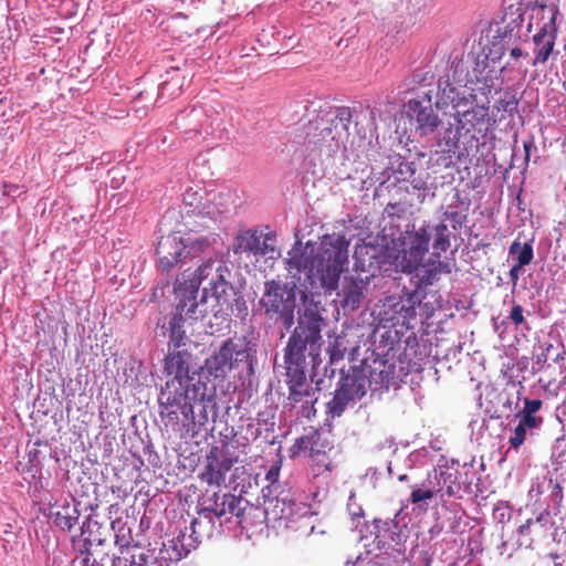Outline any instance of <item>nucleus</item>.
<instances>
[{"instance_id": "nucleus-9", "label": "nucleus", "mask_w": 566, "mask_h": 566, "mask_svg": "<svg viewBox=\"0 0 566 566\" xmlns=\"http://www.w3.org/2000/svg\"><path fill=\"white\" fill-rule=\"evenodd\" d=\"M468 139L449 128L446 136L438 143L431 156L434 165L443 168L463 161L470 155L476 154L480 148V138L476 135H467Z\"/></svg>"}, {"instance_id": "nucleus-36", "label": "nucleus", "mask_w": 566, "mask_h": 566, "mask_svg": "<svg viewBox=\"0 0 566 566\" xmlns=\"http://www.w3.org/2000/svg\"><path fill=\"white\" fill-rule=\"evenodd\" d=\"M171 74L170 78L165 80L158 90V97L160 98H175L180 95L182 90L184 76L179 75V69H171L167 72Z\"/></svg>"}, {"instance_id": "nucleus-32", "label": "nucleus", "mask_w": 566, "mask_h": 566, "mask_svg": "<svg viewBox=\"0 0 566 566\" xmlns=\"http://www.w3.org/2000/svg\"><path fill=\"white\" fill-rule=\"evenodd\" d=\"M293 512L294 503L285 499L273 497L264 501V513L268 520H286L293 515Z\"/></svg>"}, {"instance_id": "nucleus-10", "label": "nucleus", "mask_w": 566, "mask_h": 566, "mask_svg": "<svg viewBox=\"0 0 566 566\" xmlns=\"http://www.w3.org/2000/svg\"><path fill=\"white\" fill-rule=\"evenodd\" d=\"M430 240L431 231L429 224L405 233L399 256V265L402 272L411 274L415 270H418L429 251Z\"/></svg>"}, {"instance_id": "nucleus-45", "label": "nucleus", "mask_w": 566, "mask_h": 566, "mask_svg": "<svg viewBox=\"0 0 566 566\" xmlns=\"http://www.w3.org/2000/svg\"><path fill=\"white\" fill-rule=\"evenodd\" d=\"M396 172L399 175V177H397L398 180H409L416 174L415 163L401 161Z\"/></svg>"}, {"instance_id": "nucleus-38", "label": "nucleus", "mask_w": 566, "mask_h": 566, "mask_svg": "<svg viewBox=\"0 0 566 566\" xmlns=\"http://www.w3.org/2000/svg\"><path fill=\"white\" fill-rule=\"evenodd\" d=\"M448 104H452L455 109L462 108L468 105V98L459 96L457 88L450 84L449 81H446L443 87H441V83H439V98L437 105Z\"/></svg>"}, {"instance_id": "nucleus-31", "label": "nucleus", "mask_w": 566, "mask_h": 566, "mask_svg": "<svg viewBox=\"0 0 566 566\" xmlns=\"http://www.w3.org/2000/svg\"><path fill=\"white\" fill-rule=\"evenodd\" d=\"M148 563V555L145 548L138 543L125 547L114 559V566H145Z\"/></svg>"}, {"instance_id": "nucleus-6", "label": "nucleus", "mask_w": 566, "mask_h": 566, "mask_svg": "<svg viewBox=\"0 0 566 566\" xmlns=\"http://www.w3.org/2000/svg\"><path fill=\"white\" fill-rule=\"evenodd\" d=\"M298 287L295 282L270 280L264 282L260 306L268 319L281 323L286 329L294 325Z\"/></svg>"}, {"instance_id": "nucleus-44", "label": "nucleus", "mask_w": 566, "mask_h": 566, "mask_svg": "<svg viewBox=\"0 0 566 566\" xmlns=\"http://www.w3.org/2000/svg\"><path fill=\"white\" fill-rule=\"evenodd\" d=\"M461 203L460 195L455 193V202L450 203L447 210L443 212V222L449 220L451 222L462 224L465 220V216L461 214L458 210L459 205Z\"/></svg>"}, {"instance_id": "nucleus-61", "label": "nucleus", "mask_w": 566, "mask_h": 566, "mask_svg": "<svg viewBox=\"0 0 566 566\" xmlns=\"http://www.w3.org/2000/svg\"><path fill=\"white\" fill-rule=\"evenodd\" d=\"M553 348V345L552 344H548L545 348V353H543V356H544V361L547 359V356H548V353L549 350Z\"/></svg>"}, {"instance_id": "nucleus-23", "label": "nucleus", "mask_w": 566, "mask_h": 566, "mask_svg": "<svg viewBox=\"0 0 566 566\" xmlns=\"http://www.w3.org/2000/svg\"><path fill=\"white\" fill-rule=\"evenodd\" d=\"M189 553L188 546L185 544V534L163 543L156 556L155 564L157 566H175Z\"/></svg>"}, {"instance_id": "nucleus-28", "label": "nucleus", "mask_w": 566, "mask_h": 566, "mask_svg": "<svg viewBox=\"0 0 566 566\" xmlns=\"http://www.w3.org/2000/svg\"><path fill=\"white\" fill-rule=\"evenodd\" d=\"M549 528V513L544 511L536 518H528L524 524L520 525L517 532L521 537H527V543L532 544L535 539L546 537Z\"/></svg>"}, {"instance_id": "nucleus-49", "label": "nucleus", "mask_w": 566, "mask_h": 566, "mask_svg": "<svg viewBox=\"0 0 566 566\" xmlns=\"http://www.w3.org/2000/svg\"><path fill=\"white\" fill-rule=\"evenodd\" d=\"M282 461L277 460L271 468L268 470L265 474V480L271 484H275L279 481L280 471H281Z\"/></svg>"}, {"instance_id": "nucleus-37", "label": "nucleus", "mask_w": 566, "mask_h": 566, "mask_svg": "<svg viewBox=\"0 0 566 566\" xmlns=\"http://www.w3.org/2000/svg\"><path fill=\"white\" fill-rule=\"evenodd\" d=\"M352 118L353 113L348 106H340L336 108L334 118L328 119V122L332 123V128L336 132L337 138L345 140L348 137Z\"/></svg>"}, {"instance_id": "nucleus-21", "label": "nucleus", "mask_w": 566, "mask_h": 566, "mask_svg": "<svg viewBox=\"0 0 566 566\" xmlns=\"http://www.w3.org/2000/svg\"><path fill=\"white\" fill-rule=\"evenodd\" d=\"M369 276L355 277V276H345L342 285V295L343 307L350 308L352 311L357 310L364 297L365 290L368 284Z\"/></svg>"}, {"instance_id": "nucleus-15", "label": "nucleus", "mask_w": 566, "mask_h": 566, "mask_svg": "<svg viewBox=\"0 0 566 566\" xmlns=\"http://www.w3.org/2000/svg\"><path fill=\"white\" fill-rule=\"evenodd\" d=\"M455 129L457 134L468 139L467 135H476L474 130L481 132L478 128L480 125L490 120V107L486 104L474 103L469 108L455 109Z\"/></svg>"}, {"instance_id": "nucleus-59", "label": "nucleus", "mask_w": 566, "mask_h": 566, "mask_svg": "<svg viewBox=\"0 0 566 566\" xmlns=\"http://www.w3.org/2000/svg\"><path fill=\"white\" fill-rule=\"evenodd\" d=\"M511 56L514 57V59H517V57H521V56H526L527 53H524L520 48H513L510 52Z\"/></svg>"}, {"instance_id": "nucleus-33", "label": "nucleus", "mask_w": 566, "mask_h": 566, "mask_svg": "<svg viewBox=\"0 0 566 566\" xmlns=\"http://www.w3.org/2000/svg\"><path fill=\"white\" fill-rule=\"evenodd\" d=\"M479 67L480 63H478V67L475 69V71L479 72V75H476V81L483 85L481 87L483 94H489L496 85V82L500 81L505 66L500 69H489V60L486 59V62H482V69L480 70Z\"/></svg>"}, {"instance_id": "nucleus-52", "label": "nucleus", "mask_w": 566, "mask_h": 566, "mask_svg": "<svg viewBox=\"0 0 566 566\" xmlns=\"http://www.w3.org/2000/svg\"><path fill=\"white\" fill-rule=\"evenodd\" d=\"M510 318L515 326H520L524 323L523 307L520 304H514L510 314Z\"/></svg>"}, {"instance_id": "nucleus-64", "label": "nucleus", "mask_w": 566, "mask_h": 566, "mask_svg": "<svg viewBox=\"0 0 566 566\" xmlns=\"http://www.w3.org/2000/svg\"><path fill=\"white\" fill-rule=\"evenodd\" d=\"M344 566H356V562L347 560Z\"/></svg>"}, {"instance_id": "nucleus-12", "label": "nucleus", "mask_w": 566, "mask_h": 566, "mask_svg": "<svg viewBox=\"0 0 566 566\" xmlns=\"http://www.w3.org/2000/svg\"><path fill=\"white\" fill-rule=\"evenodd\" d=\"M417 273L418 282L416 284V290L411 292H407V302L408 306L405 304L401 305L400 311L402 310H415L417 304H420L421 300L417 292L418 289L426 287L428 285L433 284V282L438 279V276L442 273H449V265L440 260V258L430 256L427 262L420 263L418 270H415Z\"/></svg>"}, {"instance_id": "nucleus-3", "label": "nucleus", "mask_w": 566, "mask_h": 566, "mask_svg": "<svg viewBox=\"0 0 566 566\" xmlns=\"http://www.w3.org/2000/svg\"><path fill=\"white\" fill-rule=\"evenodd\" d=\"M214 240L212 233L201 234L195 229H189L184 237L176 233L163 235L156 248L158 270L169 273L176 265H185L187 260L199 258Z\"/></svg>"}, {"instance_id": "nucleus-14", "label": "nucleus", "mask_w": 566, "mask_h": 566, "mask_svg": "<svg viewBox=\"0 0 566 566\" xmlns=\"http://www.w3.org/2000/svg\"><path fill=\"white\" fill-rule=\"evenodd\" d=\"M560 14V11L557 6H553L552 8V17L545 22L536 34L533 36V42L535 44V57L533 61V65L544 64L548 60L549 55L553 53L555 41L558 33L557 28V17Z\"/></svg>"}, {"instance_id": "nucleus-42", "label": "nucleus", "mask_w": 566, "mask_h": 566, "mask_svg": "<svg viewBox=\"0 0 566 566\" xmlns=\"http://www.w3.org/2000/svg\"><path fill=\"white\" fill-rule=\"evenodd\" d=\"M332 451H322L318 454L310 455L312 461L314 475L318 476L324 474L325 472H331L334 468V462L331 457Z\"/></svg>"}, {"instance_id": "nucleus-29", "label": "nucleus", "mask_w": 566, "mask_h": 566, "mask_svg": "<svg viewBox=\"0 0 566 566\" xmlns=\"http://www.w3.org/2000/svg\"><path fill=\"white\" fill-rule=\"evenodd\" d=\"M287 385L290 389L289 399L294 402L312 403L316 401L315 398L312 400V396L315 394L314 389L306 382V374L301 373L300 378L296 377V373H286Z\"/></svg>"}, {"instance_id": "nucleus-8", "label": "nucleus", "mask_w": 566, "mask_h": 566, "mask_svg": "<svg viewBox=\"0 0 566 566\" xmlns=\"http://www.w3.org/2000/svg\"><path fill=\"white\" fill-rule=\"evenodd\" d=\"M210 505L199 512V517L193 518L191 522V534L193 541L199 543L203 536L208 535L211 531L213 523L211 514L213 513L218 518L230 521L233 516L241 518L248 505V501L242 496H237L232 493H226L221 497L217 492L213 493L209 500Z\"/></svg>"}, {"instance_id": "nucleus-4", "label": "nucleus", "mask_w": 566, "mask_h": 566, "mask_svg": "<svg viewBox=\"0 0 566 566\" xmlns=\"http://www.w3.org/2000/svg\"><path fill=\"white\" fill-rule=\"evenodd\" d=\"M207 385L200 379L184 381L171 378L166 381L158 396L161 418L177 423L180 411L185 418H193V406L205 399Z\"/></svg>"}, {"instance_id": "nucleus-18", "label": "nucleus", "mask_w": 566, "mask_h": 566, "mask_svg": "<svg viewBox=\"0 0 566 566\" xmlns=\"http://www.w3.org/2000/svg\"><path fill=\"white\" fill-rule=\"evenodd\" d=\"M191 353L187 349L169 347L168 355L165 358V370L172 378L184 381L197 380L195 375H190Z\"/></svg>"}, {"instance_id": "nucleus-5", "label": "nucleus", "mask_w": 566, "mask_h": 566, "mask_svg": "<svg viewBox=\"0 0 566 566\" xmlns=\"http://www.w3.org/2000/svg\"><path fill=\"white\" fill-rule=\"evenodd\" d=\"M254 345L247 337L226 339L218 350L205 361V370L214 378H224L228 371L245 367L248 374H253L255 361Z\"/></svg>"}, {"instance_id": "nucleus-54", "label": "nucleus", "mask_w": 566, "mask_h": 566, "mask_svg": "<svg viewBox=\"0 0 566 566\" xmlns=\"http://www.w3.org/2000/svg\"><path fill=\"white\" fill-rule=\"evenodd\" d=\"M499 108L505 111V112H512L516 108L517 102L514 99L507 101V99H499Z\"/></svg>"}, {"instance_id": "nucleus-51", "label": "nucleus", "mask_w": 566, "mask_h": 566, "mask_svg": "<svg viewBox=\"0 0 566 566\" xmlns=\"http://www.w3.org/2000/svg\"><path fill=\"white\" fill-rule=\"evenodd\" d=\"M137 102H145V104L143 105V108L148 109L149 107L154 106L156 101L154 98L153 93L145 91V92H139L137 94V96L135 97V103H137Z\"/></svg>"}, {"instance_id": "nucleus-25", "label": "nucleus", "mask_w": 566, "mask_h": 566, "mask_svg": "<svg viewBox=\"0 0 566 566\" xmlns=\"http://www.w3.org/2000/svg\"><path fill=\"white\" fill-rule=\"evenodd\" d=\"M293 448L297 451H307L308 457L324 451H333L334 444L329 436L323 431L312 429L308 433L298 438Z\"/></svg>"}, {"instance_id": "nucleus-24", "label": "nucleus", "mask_w": 566, "mask_h": 566, "mask_svg": "<svg viewBox=\"0 0 566 566\" xmlns=\"http://www.w3.org/2000/svg\"><path fill=\"white\" fill-rule=\"evenodd\" d=\"M368 381L359 365L352 366L347 373L343 374L339 387L358 401L369 389Z\"/></svg>"}, {"instance_id": "nucleus-62", "label": "nucleus", "mask_w": 566, "mask_h": 566, "mask_svg": "<svg viewBox=\"0 0 566 566\" xmlns=\"http://www.w3.org/2000/svg\"><path fill=\"white\" fill-rule=\"evenodd\" d=\"M566 352L565 350H562V353H558L557 356L555 357V361H559L562 359H564V356H565Z\"/></svg>"}, {"instance_id": "nucleus-16", "label": "nucleus", "mask_w": 566, "mask_h": 566, "mask_svg": "<svg viewBox=\"0 0 566 566\" xmlns=\"http://www.w3.org/2000/svg\"><path fill=\"white\" fill-rule=\"evenodd\" d=\"M427 486H429L434 495L455 496L461 491V484L458 481L457 471L439 465L428 472L426 478Z\"/></svg>"}, {"instance_id": "nucleus-30", "label": "nucleus", "mask_w": 566, "mask_h": 566, "mask_svg": "<svg viewBox=\"0 0 566 566\" xmlns=\"http://www.w3.org/2000/svg\"><path fill=\"white\" fill-rule=\"evenodd\" d=\"M92 527H96L97 532L101 528L96 522L87 523L86 525H83L82 534L80 536L73 537V548L78 554L90 553V549L93 545H103L105 539L101 537V534H94Z\"/></svg>"}, {"instance_id": "nucleus-7", "label": "nucleus", "mask_w": 566, "mask_h": 566, "mask_svg": "<svg viewBox=\"0 0 566 566\" xmlns=\"http://www.w3.org/2000/svg\"><path fill=\"white\" fill-rule=\"evenodd\" d=\"M231 272L220 259H210L201 264L188 280V289L197 292L202 285L203 297H212L220 306H229L233 286L229 282Z\"/></svg>"}, {"instance_id": "nucleus-46", "label": "nucleus", "mask_w": 566, "mask_h": 566, "mask_svg": "<svg viewBox=\"0 0 566 566\" xmlns=\"http://www.w3.org/2000/svg\"><path fill=\"white\" fill-rule=\"evenodd\" d=\"M518 423L522 424L526 430H532L539 427L543 423V418L535 415L522 412Z\"/></svg>"}, {"instance_id": "nucleus-63", "label": "nucleus", "mask_w": 566, "mask_h": 566, "mask_svg": "<svg viewBox=\"0 0 566 566\" xmlns=\"http://www.w3.org/2000/svg\"><path fill=\"white\" fill-rule=\"evenodd\" d=\"M530 148H531V145H527V144H525V145H524V149H525V157H526V159H528V158H530Z\"/></svg>"}, {"instance_id": "nucleus-57", "label": "nucleus", "mask_w": 566, "mask_h": 566, "mask_svg": "<svg viewBox=\"0 0 566 566\" xmlns=\"http://www.w3.org/2000/svg\"><path fill=\"white\" fill-rule=\"evenodd\" d=\"M344 353L337 348V346H333V348L329 350V359L332 363L343 359Z\"/></svg>"}, {"instance_id": "nucleus-41", "label": "nucleus", "mask_w": 566, "mask_h": 566, "mask_svg": "<svg viewBox=\"0 0 566 566\" xmlns=\"http://www.w3.org/2000/svg\"><path fill=\"white\" fill-rule=\"evenodd\" d=\"M509 253L514 256L518 266L528 265L534 256L532 241L521 244L518 241H514L510 248Z\"/></svg>"}, {"instance_id": "nucleus-39", "label": "nucleus", "mask_w": 566, "mask_h": 566, "mask_svg": "<svg viewBox=\"0 0 566 566\" xmlns=\"http://www.w3.org/2000/svg\"><path fill=\"white\" fill-rule=\"evenodd\" d=\"M318 124H323L326 129L324 132H321V146L322 151H336L339 148L340 143L344 140L342 138H337L336 132L332 128V123L328 122V118H324L321 116H317Z\"/></svg>"}, {"instance_id": "nucleus-22", "label": "nucleus", "mask_w": 566, "mask_h": 566, "mask_svg": "<svg viewBox=\"0 0 566 566\" xmlns=\"http://www.w3.org/2000/svg\"><path fill=\"white\" fill-rule=\"evenodd\" d=\"M273 251L266 243V239H262V234L256 230H248L237 235L234 244L235 254H253L266 255L269 251Z\"/></svg>"}, {"instance_id": "nucleus-43", "label": "nucleus", "mask_w": 566, "mask_h": 566, "mask_svg": "<svg viewBox=\"0 0 566 566\" xmlns=\"http://www.w3.org/2000/svg\"><path fill=\"white\" fill-rule=\"evenodd\" d=\"M412 491L409 497L410 503L418 504L420 502L431 500L433 496H436L431 489L427 486L426 480L422 481L420 485H413L411 486Z\"/></svg>"}, {"instance_id": "nucleus-27", "label": "nucleus", "mask_w": 566, "mask_h": 566, "mask_svg": "<svg viewBox=\"0 0 566 566\" xmlns=\"http://www.w3.org/2000/svg\"><path fill=\"white\" fill-rule=\"evenodd\" d=\"M49 516L57 527L70 531L77 523L80 512L74 504L64 500L63 503L55 502L50 506Z\"/></svg>"}, {"instance_id": "nucleus-34", "label": "nucleus", "mask_w": 566, "mask_h": 566, "mask_svg": "<svg viewBox=\"0 0 566 566\" xmlns=\"http://www.w3.org/2000/svg\"><path fill=\"white\" fill-rule=\"evenodd\" d=\"M431 237H433L432 243V256L440 258L441 253H444L449 250L450 242V231L446 222L441 221L434 227H430Z\"/></svg>"}, {"instance_id": "nucleus-55", "label": "nucleus", "mask_w": 566, "mask_h": 566, "mask_svg": "<svg viewBox=\"0 0 566 566\" xmlns=\"http://www.w3.org/2000/svg\"><path fill=\"white\" fill-rule=\"evenodd\" d=\"M523 266H518V264H514L511 270H510V279L513 283V285L515 286L516 283H517V280H518V276H520V272L522 270Z\"/></svg>"}, {"instance_id": "nucleus-58", "label": "nucleus", "mask_w": 566, "mask_h": 566, "mask_svg": "<svg viewBox=\"0 0 566 566\" xmlns=\"http://www.w3.org/2000/svg\"><path fill=\"white\" fill-rule=\"evenodd\" d=\"M411 185L417 190H424L427 188V182L421 179H412Z\"/></svg>"}, {"instance_id": "nucleus-1", "label": "nucleus", "mask_w": 566, "mask_h": 566, "mask_svg": "<svg viewBox=\"0 0 566 566\" xmlns=\"http://www.w3.org/2000/svg\"><path fill=\"white\" fill-rule=\"evenodd\" d=\"M348 247L349 242L344 235H327L315 253L307 249L290 252L286 270L297 281L305 272L303 285L310 293L331 294L337 290L340 274L346 270Z\"/></svg>"}, {"instance_id": "nucleus-11", "label": "nucleus", "mask_w": 566, "mask_h": 566, "mask_svg": "<svg viewBox=\"0 0 566 566\" xmlns=\"http://www.w3.org/2000/svg\"><path fill=\"white\" fill-rule=\"evenodd\" d=\"M237 461L238 458L230 452L227 443L222 447L212 446L206 455V465L199 474L200 481L219 488Z\"/></svg>"}, {"instance_id": "nucleus-48", "label": "nucleus", "mask_w": 566, "mask_h": 566, "mask_svg": "<svg viewBox=\"0 0 566 566\" xmlns=\"http://www.w3.org/2000/svg\"><path fill=\"white\" fill-rule=\"evenodd\" d=\"M124 528H120L119 532L115 535V545L119 548V554H122L125 547H128L132 543L130 531L127 530V534H124Z\"/></svg>"}, {"instance_id": "nucleus-40", "label": "nucleus", "mask_w": 566, "mask_h": 566, "mask_svg": "<svg viewBox=\"0 0 566 566\" xmlns=\"http://www.w3.org/2000/svg\"><path fill=\"white\" fill-rule=\"evenodd\" d=\"M391 541L394 544H387L378 541L377 547L379 549H385V553L389 555L390 557L397 559L400 556H403L406 553V538L407 536L403 535L401 532H391L390 535Z\"/></svg>"}, {"instance_id": "nucleus-2", "label": "nucleus", "mask_w": 566, "mask_h": 566, "mask_svg": "<svg viewBox=\"0 0 566 566\" xmlns=\"http://www.w3.org/2000/svg\"><path fill=\"white\" fill-rule=\"evenodd\" d=\"M324 318L319 314L317 306H308L298 316L297 326L285 347L284 363L286 373H296L300 378L301 373H305L306 350L315 359L318 356L321 347V331Z\"/></svg>"}, {"instance_id": "nucleus-13", "label": "nucleus", "mask_w": 566, "mask_h": 566, "mask_svg": "<svg viewBox=\"0 0 566 566\" xmlns=\"http://www.w3.org/2000/svg\"><path fill=\"white\" fill-rule=\"evenodd\" d=\"M197 307L196 296H187L180 300L169 322V347L180 348L186 346L188 338L186 336L185 324L193 318Z\"/></svg>"}, {"instance_id": "nucleus-26", "label": "nucleus", "mask_w": 566, "mask_h": 566, "mask_svg": "<svg viewBox=\"0 0 566 566\" xmlns=\"http://www.w3.org/2000/svg\"><path fill=\"white\" fill-rule=\"evenodd\" d=\"M323 124H318V118L308 120L303 124L295 135V143L304 147L305 151H322L321 132L326 129Z\"/></svg>"}, {"instance_id": "nucleus-50", "label": "nucleus", "mask_w": 566, "mask_h": 566, "mask_svg": "<svg viewBox=\"0 0 566 566\" xmlns=\"http://www.w3.org/2000/svg\"><path fill=\"white\" fill-rule=\"evenodd\" d=\"M542 400L539 399H524V408L522 412L528 413V415H535L541 408H542Z\"/></svg>"}, {"instance_id": "nucleus-20", "label": "nucleus", "mask_w": 566, "mask_h": 566, "mask_svg": "<svg viewBox=\"0 0 566 566\" xmlns=\"http://www.w3.org/2000/svg\"><path fill=\"white\" fill-rule=\"evenodd\" d=\"M361 370L368 381V387L371 390H378L384 386L388 387L389 382L394 379V369L387 365V361L381 359H374L369 363L367 359L359 364Z\"/></svg>"}, {"instance_id": "nucleus-60", "label": "nucleus", "mask_w": 566, "mask_h": 566, "mask_svg": "<svg viewBox=\"0 0 566 566\" xmlns=\"http://www.w3.org/2000/svg\"><path fill=\"white\" fill-rule=\"evenodd\" d=\"M535 6L536 8L544 10L547 7V3L545 0H536Z\"/></svg>"}, {"instance_id": "nucleus-35", "label": "nucleus", "mask_w": 566, "mask_h": 566, "mask_svg": "<svg viewBox=\"0 0 566 566\" xmlns=\"http://www.w3.org/2000/svg\"><path fill=\"white\" fill-rule=\"evenodd\" d=\"M357 401L345 390L338 387L331 401L327 402L326 412L332 418L340 417L348 406L355 405Z\"/></svg>"}, {"instance_id": "nucleus-17", "label": "nucleus", "mask_w": 566, "mask_h": 566, "mask_svg": "<svg viewBox=\"0 0 566 566\" xmlns=\"http://www.w3.org/2000/svg\"><path fill=\"white\" fill-rule=\"evenodd\" d=\"M408 106L409 111L412 113L411 116L416 119V130L420 136L432 134L437 129L440 124V119L431 106L430 97L426 105L420 101L410 99Z\"/></svg>"}, {"instance_id": "nucleus-56", "label": "nucleus", "mask_w": 566, "mask_h": 566, "mask_svg": "<svg viewBox=\"0 0 566 566\" xmlns=\"http://www.w3.org/2000/svg\"><path fill=\"white\" fill-rule=\"evenodd\" d=\"M81 555L83 556L82 560H81L82 566H103L96 559H91L90 553L81 554Z\"/></svg>"}, {"instance_id": "nucleus-47", "label": "nucleus", "mask_w": 566, "mask_h": 566, "mask_svg": "<svg viewBox=\"0 0 566 566\" xmlns=\"http://www.w3.org/2000/svg\"><path fill=\"white\" fill-rule=\"evenodd\" d=\"M526 431L527 430L520 423L515 427L514 432L509 440L512 448L517 449L524 443Z\"/></svg>"}, {"instance_id": "nucleus-19", "label": "nucleus", "mask_w": 566, "mask_h": 566, "mask_svg": "<svg viewBox=\"0 0 566 566\" xmlns=\"http://www.w3.org/2000/svg\"><path fill=\"white\" fill-rule=\"evenodd\" d=\"M381 256V249L378 245L361 240L355 247L354 269L356 272H367L374 276L375 271L379 268Z\"/></svg>"}, {"instance_id": "nucleus-53", "label": "nucleus", "mask_w": 566, "mask_h": 566, "mask_svg": "<svg viewBox=\"0 0 566 566\" xmlns=\"http://www.w3.org/2000/svg\"><path fill=\"white\" fill-rule=\"evenodd\" d=\"M386 211L388 212L389 216H397L398 218H400L402 214L406 213L407 208L400 202H389L386 207Z\"/></svg>"}]
</instances>
